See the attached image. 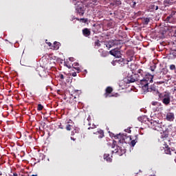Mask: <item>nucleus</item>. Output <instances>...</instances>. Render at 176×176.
Returning a JSON list of instances; mask_svg holds the SVG:
<instances>
[{
  "instance_id": "f257e3e1",
  "label": "nucleus",
  "mask_w": 176,
  "mask_h": 176,
  "mask_svg": "<svg viewBox=\"0 0 176 176\" xmlns=\"http://www.w3.org/2000/svg\"><path fill=\"white\" fill-rule=\"evenodd\" d=\"M153 82V76L152 74H147L143 79L140 80V85L144 93H153L155 96H159L161 93L159 92L156 85H153L149 87V83Z\"/></svg>"
},
{
  "instance_id": "e433bc0d",
  "label": "nucleus",
  "mask_w": 176,
  "mask_h": 176,
  "mask_svg": "<svg viewBox=\"0 0 176 176\" xmlns=\"http://www.w3.org/2000/svg\"><path fill=\"white\" fill-rule=\"evenodd\" d=\"M167 148H170V146H168V144H167V142H164V149H166Z\"/></svg>"
},
{
  "instance_id": "a211bd4d",
  "label": "nucleus",
  "mask_w": 176,
  "mask_h": 176,
  "mask_svg": "<svg viewBox=\"0 0 176 176\" xmlns=\"http://www.w3.org/2000/svg\"><path fill=\"white\" fill-rule=\"evenodd\" d=\"M94 134L98 135V138H102L104 137V131L101 130L94 132Z\"/></svg>"
},
{
  "instance_id": "4c0bfd02",
  "label": "nucleus",
  "mask_w": 176,
  "mask_h": 176,
  "mask_svg": "<svg viewBox=\"0 0 176 176\" xmlns=\"http://www.w3.org/2000/svg\"><path fill=\"white\" fill-rule=\"evenodd\" d=\"M80 21H82V23H87V19L81 18Z\"/></svg>"
},
{
  "instance_id": "7c9ffc66",
  "label": "nucleus",
  "mask_w": 176,
  "mask_h": 176,
  "mask_svg": "<svg viewBox=\"0 0 176 176\" xmlns=\"http://www.w3.org/2000/svg\"><path fill=\"white\" fill-rule=\"evenodd\" d=\"M43 109V105L38 104L37 107V111H42Z\"/></svg>"
},
{
  "instance_id": "3c124183",
  "label": "nucleus",
  "mask_w": 176,
  "mask_h": 176,
  "mask_svg": "<svg viewBox=\"0 0 176 176\" xmlns=\"http://www.w3.org/2000/svg\"><path fill=\"white\" fill-rule=\"evenodd\" d=\"M71 140H73V141H75L76 139L72 138V137H71Z\"/></svg>"
},
{
  "instance_id": "79ce46f5",
  "label": "nucleus",
  "mask_w": 176,
  "mask_h": 176,
  "mask_svg": "<svg viewBox=\"0 0 176 176\" xmlns=\"http://www.w3.org/2000/svg\"><path fill=\"white\" fill-rule=\"evenodd\" d=\"M174 45H175L176 47V30L175 31V41H174Z\"/></svg>"
},
{
  "instance_id": "aec40b11",
  "label": "nucleus",
  "mask_w": 176,
  "mask_h": 176,
  "mask_svg": "<svg viewBox=\"0 0 176 176\" xmlns=\"http://www.w3.org/2000/svg\"><path fill=\"white\" fill-rule=\"evenodd\" d=\"M113 46H122V43L120 40H112Z\"/></svg>"
},
{
  "instance_id": "7ed1b4c3",
  "label": "nucleus",
  "mask_w": 176,
  "mask_h": 176,
  "mask_svg": "<svg viewBox=\"0 0 176 176\" xmlns=\"http://www.w3.org/2000/svg\"><path fill=\"white\" fill-rule=\"evenodd\" d=\"M76 10L79 16H83V14H85V11L86 10L84 3H80L79 6H76Z\"/></svg>"
},
{
  "instance_id": "72a5a7b5",
  "label": "nucleus",
  "mask_w": 176,
  "mask_h": 176,
  "mask_svg": "<svg viewBox=\"0 0 176 176\" xmlns=\"http://www.w3.org/2000/svg\"><path fill=\"white\" fill-rule=\"evenodd\" d=\"M71 96L72 97H70V98H72V100H74L75 102H78V100H76V96H75V94H73Z\"/></svg>"
},
{
  "instance_id": "bf43d9fd",
  "label": "nucleus",
  "mask_w": 176,
  "mask_h": 176,
  "mask_svg": "<svg viewBox=\"0 0 176 176\" xmlns=\"http://www.w3.org/2000/svg\"><path fill=\"white\" fill-rule=\"evenodd\" d=\"M45 123L44 122V123H43V126H45Z\"/></svg>"
},
{
  "instance_id": "864d4df0",
  "label": "nucleus",
  "mask_w": 176,
  "mask_h": 176,
  "mask_svg": "<svg viewBox=\"0 0 176 176\" xmlns=\"http://www.w3.org/2000/svg\"><path fill=\"white\" fill-rule=\"evenodd\" d=\"M84 72H85V74H87V70H84Z\"/></svg>"
},
{
  "instance_id": "dca6fc26",
  "label": "nucleus",
  "mask_w": 176,
  "mask_h": 176,
  "mask_svg": "<svg viewBox=\"0 0 176 176\" xmlns=\"http://www.w3.org/2000/svg\"><path fill=\"white\" fill-rule=\"evenodd\" d=\"M175 3V0H164V5L165 6H170L171 5H174Z\"/></svg>"
},
{
  "instance_id": "603ef678",
  "label": "nucleus",
  "mask_w": 176,
  "mask_h": 176,
  "mask_svg": "<svg viewBox=\"0 0 176 176\" xmlns=\"http://www.w3.org/2000/svg\"><path fill=\"white\" fill-rule=\"evenodd\" d=\"M13 175L14 176H17L18 175H17V173H14Z\"/></svg>"
},
{
  "instance_id": "b1692460",
  "label": "nucleus",
  "mask_w": 176,
  "mask_h": 176,
  "mask_svg": "<svg viewBox=\"0 0 176 176\" xmlns=\"http://www.w3.org/2000/svg\"><path fill=\"white\" fill-rule=\"evenodd\" d=\"M137 140H138V137L135 135V139L131 141V146H135V144H137Z\"/></svg>"
},
{
  "instance_id": "f704fd0d",
  "label": "nucleus",
  "mask_w": 176,
  "mask_h": 176,
  "mask_svg": "<svg viewBox=\"0 0 176 176\" xmlns=\"http://www.w3.org/2000/svg\"><path fill=\"white\" fill-rule=\"evenodd\" d=\"M149 21H150L149 18H146V19H144V24H145L146 25H148V24H149Z\"/></svg>"
},
{
  "instance_id": "49530a36",
  "label": "nucleus",
  "mask_w": 176,
  "mask_h": 176,
  "mask_svg": "<svg viewBox=\"0 0 176 176\" xmlns=\"http://www.w3.org/2000/svg\"><path fill=\"white\" fill-rule=\"evenodd\" d=\"M59 78H60V79H64V75H63V74H59Z\"/></svg>"
},
{
  "instance_id": "ea45409f",
  "label": "nucleus",
  "mask_w": 176,
  "mask_h": 176,
  "mask_svg": "<svg viewBox=\"0 0 176 176\" xmlns=\"http://www.w3.org/2000/svg\"><path fill=\"white\" fill-rule=\"evenodd\" d=\"M74 69L76 70L77 74H79V72H80V67H74Z\"/></svg>"
},
{
  "instance_id": "2f4dec72",
  "label": "nucleus",
  "mask_w": 176,
  "mask_h": 176,
  "mask_svg": "<svg viewBox=\"0 0 176 176\" xmlns=\"http://www.w3.org/2000/svg\"><path fill=\"white\" fill-rule=\"evenodd\" d=\"M66 130H67V131H71V130H72V125L71 124H67L66 126Z\"/></svg>"
},
{
  "instance_id": "6e6552de",
  "label": "nucleus",
  "mask_w": 176,
  "mask_h": 176,
  "mask_svg": "<svg viewBox=\"0 0 176 176\" xmlns=\"http://www.w3.org/2000/svg\"><path fill=\"white\" fill-rule=\"evenodd\" d=\"M112 91H113V89L111 87H107L105 89V93L104 94V98H108V97H115L114 95L109 96Z\"/></svg>"
},
{
  "instance_id": "c9c22d12",
  "label": "nucleus",
  "mask_w": 176,
  "mask_h": 176,
  "mask_svg": "<svg viewBox=\"0 0 176 176\" xmlns=\"http://www.w3.org/2000/svg\"><path fill=\"white\" fill-rule=\"evenodd\" d=\"M130 5L131 8H135L137 5V3L135 1H132L131 3H130Z\"/></svg>"
},
{
  "instance_id": "5701e85b",
  "label": "nucleus",
  "mask_w": 176,
  "mask_h": 176,
  "mask_svg": "<svg viewBox=\"0 0 176 176\" xmlns=\"http://www.w3.org/2000/svg\"><path fill=\"white\" fill-rule=\"evenodd\" d=\"M105 45L107 49H111V47H113V43L112 41H110L107 43H106Z\"/></svg>"
},
{
  "instance_id": "6ab92c4d",
  "label": "nucleus",
  "mask_w": 176,
  "mask_h": 176,
  "mask_svg": "<svg viewBox=\"0 0 176 176\" xmlns=\"http://www.w3.org/2000/svg\"><path fill=\"white\" fill-rule=\"evenodd\" d=\"M140 119L142 123H146V122H149V118H148V116H143L140 117Z\"/></svg>"
},
{
  "instance_id": "f03ea898",
  "label": "nucleus",
  "mask_w": 176,
  "mask_h": 176,
  "mask_svg": "<svg viewBox=\"0 0 176 176\" xmlns=\"http://www.w3.org/2000/svg\"><path fill=\"white\" fill-rule=\"evenodd\" d=\"M171 94L170 92H163L158 94L159 101H162L164 105L168 107L171 102Z\"/></svg>"
},
{
  "instance_id": "f8f14e48",
  "label": "nucleus",
  "mask_w": 176,
  "mask_h": 176,
  "mask_svg": "<svg viewBox=\"0 0 176 176\" xmlns=\"http://www.w3.org/2000/svg\"><path fill=\"white\" fill-rule=\"evenodd\" d=\"M175 119V116H174V113H168L166 114V120L168 122H173Z\"/></svg>"
},
{
  "instance_id": "412c9836",
  "label": "nucleus",
  "mask_w": 176,
  "mask_h": 176,
  "mask_svg": "<svg viewBox=\"0 0 176 176\" xmlns=\"http://www.w3.org/2000/svg\"><path fill=\"white\" fill-rule=\"evenodd\" d=\"M138 74H139V75H140V76H142L145 78V76H146V75H149V74H145V72H144V70L140 69L138 71Z\"/></svg>"
},
{
  "instance_id": "1a4fd4ad",
  "label": "nucleus",
  "mask_w": 176,
  "mask_h": 176,
  "mask_svg": "<svg viewBox=\"0 0 176 176\" xmlns=\"http://www.w3.org/2000/svg\"><path fill=\"white\" fill-rule=\"evenodd\" d=\"M151 127H152V129H153V130H159V129H160V127L162 126L160 124V123H159V122L155 121V120L152 121L151 122Z\"/></svg>"
},
{
  "instance_id": "de8ad7c7",
  "label": "nucleus",
  "mask_w": 176,
  "mask_h": 176,
  "mask_svg": "<svg viewBox=\"0 0 176 176\" xmlns=\"http://www.w3.org/2000/svg\"><path fill=\"white\" fill-rule=\"evenodd\" d=\"M46 43L48 45V46H52V43H50V42H46Z\"/></svg>"
},
{
  "instance_id": "a19ab883",
  "label": "nucleus",
  "mask_w": 176,
  "mask_h": 176,
  "mask_svg": "<svg viewBox=\"0 0 176 176\" xmlns=\"http://www.w3.org/2000/svg\"><path fill=\"white\" fill-rule=\"evenodd\" d=\"M155 69H156V67H155V66H151V67H150V69H151V71H152L153 72V71H155Z\"/></svg>"
},
{
  "instance_id": "473e14b6",
  "label": "nucleus",
  "mask_w": 176,
  "mask_h": 176,
  "mask_svg": "<svg viewBox=\"0 0 176 176\" xmlns=\"http://www.w3.org/2000/svg\"><path fill=\"white\" fill-rule=\"evenodd\" d=\"M79 133V129L76 128L72 132V135H75V133Z\"/></svg>"
},
{
  "instance_id": "c03bdc74",
  "label": "nucleus",
  "mask_w": 176,
  "mask_h": 176,
  "mask_svg": "<svg viewBox=\"0 0 176 176\" xmlns=\"http://www.w3.org/2000/svg\"><path fill=\"white\" fill-rule=\"evenodd\" d=\"M153 8L155 9V10H157L159 9V6H153Z\"/></svg>"
},
{
  "instance_id": "5fc2aeb1",
  "label": "nucleus",
  "mask_w": 176,
  "mask_h": 176,
  "mask_svg": "<svg viewBox=\"0 0 176 176\" xmlns=\"http://www.w3.org/2000/svg\"><path fill=\"white\" fill-rule=\"evenodd\" d=\"M118 5H120V1H118Z\"/></svg>"
},
{
  "instance_id": "f3484780",
  "label": "nucleus",
  "mask_w": 176,
  "mask_h": 176,
  "mask_svg": "<svg viewBox=\"0 0 176 176\" xmlns=\"http://www.w3.org/2000/svg\"><path fill=\"white\" fill-rule=\"evenodd\" d=\"M52 49L53 50H58V49H60V43L55 41L52 46Z\"/></svg>"
},
{
  "instance_id": "37998d69",
  "label": "nucleus",
  "mask_w": 176,
  "mask_h": 176,
  "mask_svg": "<svg viewBox=\"0 0 176 176\" xmlns=\"http://www.w3.org/2000/svg\"><path fill=\"white\" fill-rule=\"evenodd\" d=\"M78 65H79V63H74L73 64V68H76L75 67H78Z\"/></svg>"
},
{
  "instance_id": "4d7b16f0",
  "label": "nucleus",
  "mask_w": 176,
  "mask_h": 176,
  "mask_svg": "<svg viewBox=\"0 0 176 176\" xmlns=\"http://www.w3.org/2000/svg\"><path fill=\"white\" fill-rule=\"evenodd\" d=\"M89 119H90V118H87V120H89Z\"/></svg>"
},
{
  "instance_id": "c756f323",
  "label": "nucleus",
  "mask_w": 176,
  "mask_h": 176,
  "mask_svg": "<svg viewBox=\"0 0 176 176\" xmlns=\"http://www.w3.org/2000/svg\"><path fill=\"white\" fill-rule=\"evenodd\" d=\"M134 58V56H130L126 59V64H129V63H130V61H133Z\"/></svg>"
},
{
  "instance_id": "ddd939ff",
  "label": "nucleus",
  "mask_w": 176,
  "mask_h": 176,
  "mask_svg": "<svg viewBox=\"0 0 176 176\" xmlns=\"http://www.w3.org/2000/svg\"><path fill=\"white\" fill-rule=\"evenodd\" d=\"M114 63H118V64H120V65H126L127 64L126 59H124L123 58H120V59H117L114 61Z\"/></svg>"
},
{
  "instance_id": "423d86ee",
  "label": "nucleus",
  "mask_w": 176,
  "mask_h": 176,
  "mask_svg": "<svg viewBox=\"0 0 176 176\" xmlns=\"http://www.w3.org/2000/svg\"><path fill=\"white\" fill-rule=\"evenodd\" d=\"M38 75L39 76H41V78H46L47 82H50V80H52V77L50 76V75H49V74H47L46 71L43 69L38 72Z\"/></svg>"
},
{
  "instance_id": "052dcab7",
  "label": "nucleus",
  "mask_w": 176,
  "mask_h": 176,
  "mask_svg": "<svg viewBox=\"0 0 176 176\" xmlns=\"http://www.w3.org/2000/svg\"><path fill=\"white\" fill-rule=\"evenodd\" d=\"M130 140H131V137H130Z\"/></svg>"
},
{
  "instance_id": "0eeeda50",
  "label": "nucleus",
  "mask_w": 176,
  "mask_h": 176,
  "mask_svg": "<svg viewBox=\"0 0 176 176\" xmlns=\"http://www.w3.org/2000/svg\"><path fill=\"white\" fill-rule=\"evenodd\" d=\"M109 53L111 56H113L117 58H120V57H122V53L118 49L111 50Z\"/></svg>"
},
{
  "instance_id": "9b49d317",
  "label": "nucleus",
  "mask_w": 176,
  "mask_h": 176,
  "mask_svg": "<svg viewBox=\"0 0 176 176\" xmlns=\"http://www.w3.org/2000/svg\"><path fill=\"white\" fill-rule=\"evenodd\" d=\"M137 80H138V78L135 75H131L127 78V83H134V82H137Z\"/></svg>"
},
{
  "instance_id": "8fccbe9b",
  "label": "nucleus",
  "mask_w": 176,
  "mask_h": 176,
  "mask_svg": "<svg viewBox=\"0 0 176 176\" xmlns=\"http://www.w3.org/2000/svg\"><path fill=\"white\" fill-rule=\"evenodd\" d=\"M22 176H30V175H28V174H23V175H22Z\"/></svg>"
},
{
  "instance_id": "c85d7f7f",
  "label": "nucleus",
  "mask_w": 176,
  "mask_h": 176,
  "mask_svg": "<svg viewBox=\"0 0 176 176\" xmlns=\"http://www.w3.org/2000/svg\"><path fill=\"white\" fill-rule=\"evenodd\" d=\"M94 46H97L98 47H100V46H101V43H100V40H96L94 42Z\"/></svg>"
},
{
  "instance_id": "9d476101",
  "label": "nucleus",
  "mask_w": 176,
  "mask_h": 176,
  "mask_svg": "<svg viewBox=\"0 0 176 176\" xmlns=\"http://www.w3.org/2000/svg\"><path fill=\"white\" fill-rule=\"evenodd\" d=\"M174 16H175V12H171L165 19L166 23H174Z\"/></svg>"
},
{
  "instance_id": "393cba45",
  "label": "nucleus",
  "mask_w": 176,
  "mask_h": 176,
  "mask_svg": "<svg viewBox=\"0 0 176 176\" xmlns=\"http://www.w3.org/2000/svg\"><path fill=\"white\" fill-rule=\"evenodd\" d=\"M162 138L163 139V141H166L167 138H168V134L167 132H164L162 135Z\"/></svg>"
},
{
  "instance_id": "a18cd8bd",
  "label": "nucleus",
  "mask_w": 176,
  "mask_h": 176,
  "mask_svg": "<svg viewBox=\"0 0 176 176\" xmlns=\"http://www.w3.org/2000/svg\"><path fill=\"white\" fill-rule=\"evenodd\" d=\"M71 75L73 76L74 77H75V76H76L77 74H76V72H74L72 73Z\"/></svg>"
},
{
  "instance_id": "a878e982",
  "label": "nucleus",
  "mask_w": 176,
  "mask_h": 176,
  "mask_svg": "<svg viewBox=\"0 0 176 176\" xmlns=\"http://www.w3.org/2000/svg\"><path fill=\"white\" fill-rule=\"evenodd\" d=\"M118 142L116 140H113L112 144L111 145V143H107V145L111 146L112 149L115 148V146H117Z\"/></svg>"
},
{
  "instance_id": "cd10ccee",
  "label": "nucleus",
  "mask_w": 176,
  "mask_h": 176,
  "mask_svg": "<svg viewBox=\"0 0 176 176\" xmlns=\"http://www.w3.org/2000/svg\"><path fill=\"white\" fill-rule=\"evenodd\" d=\"M98 52H100V53H101V56H102V57H107V52H105V51H104V50H102V49H100V50H98Z\"/></svg>"
},
{
  "instance_id": "09e8293b",
  "label": "nucleus",
  "mask_w": 176,
  "mask_h": 176,
  "mask_svg": "<svg viewBox=\"0 0 176 176\" xmlns=\"http://www.w3.org/2000/svg\"><path fill=\"white\" fill-rule=\"evenodd\" d=\"M66 67H67V68H69V69H71V68H72L71 65H67Z\"/></svg>"
},
{
  "instance_id": "39448f33",
  "label": "nucleus",
  "mask_w": 176,
  "mask_h": 176,
  "mask_svg": "<svg viewBox=\"0 0 176 176\" xmlns=\"http://www.w3.org/2000/svg\"><path fill=\"white\" fill-rule=\"evenodd\" d=\"M115 140H118V144H123L124 142V140H126V135L124 134H118L117 135H114Z\"/></svg>"
},
{
  "instance_id": "13d9d810",
  "label": "nucleus",
  "mask_w": 176,
  "mask_h": 176,
  "mask_svg": "<svg viewBox=\"0 0 176 176\" xmlns=\"http://www.w3.org/2000/svg\"><path fill=\"white\" fill-rule=\"evenodd\" d=\"M76 20H78V21H79V19L76 18Z\"/></svg>"
},
{
  "instance_id": "bb28decb",
  "label": "nucleus",
  "mask_w": 176,
  "mask_h": 176,
  "mask_svg": "<svg viewBox=\"0 0 176 176\" xmlns=\"http://www.w3.org/2000/svg\"><path fill=\"white\" fill-rule=\"evenodd\" d=\"M151 104L153 107H162V103L159 102H156V101H153L151 102Z\"/></svg>"
},
{
  "instance_id": "58836bf2",
  "label": "nucleus",
  "mask_w": 176,
  "mask_h": 176,
  "mask_svg": "<svg viewBox=\"0 0 176 176\" xmlns=\"http://www.w3.org/2000/svg\"><path fill=\"white\" fill-rule=\"evenodd\" d=\"M170 69L171 71H174V69H175V65H170Z\"/></svg>"
},
{
  "instance_id": "20e7f679",
  "label": "nucleus",
  "mask_w": 176,
  "mask_h": 176,
  "mask_svg": "<svg viewBox=\"0 0 176 176\" xmlns=\"http://www.w3.org/2000/svg\"><path fill=\"white\" fill-rule=\"evenodd\" d=\"M113 153H117L119 156H122L126 153V148L120 146H117V149L111 151Z\"/></svg>"
},
{
  "instance_id": "4468645a",
  "label": "nucleus",
  "mask_w": 176,
  "mask_h": 176,
  "mask_svg": "<svg viewBox=\"0 0 176 176\" xmlns=\"http://www.w3.org/2000/svg\"><path fill=\"white\" fill-rule=\"evenodd\" d=\"M103 157L106 162L111 163L112 162V155H109V153H104Z\"/></svg>"
},
{
  "instance_id": "2eb2a0df",
  "label": "nucleus",
  "mask_w": 176,
  "mask_h": 176,
  "mask_svg": "<svg viewBox=\"0 0 176 176\" xmlns=\"http://www.w3.org/2000/svg\"><path fill=\"white\" fill-rule=\"evenodd\" d=\"M82 35H84V36H90V35H91V32H90L89 28H84L82 30Z\"/></svg>"
},
{
  "instance_id": "6e6d98bb",
  "label": "nucleus",
  "mask_w": 176,
  "mask_h": 176,
  "mask_svg": "<svg viewBox=\"0 0 176 176\" xmlns=\"http://www.w3.org/2000/svg\"><path fill=\"white\" fill-rule=\"evenodd\" d=\"M59 129H63V127H61L60 126H59Z\"/></svg>"
},
{
  "instance_id": "4be33fe9",
  "label": "nucleus",
  "mask_w": 176,
  "mask_h": 176,
  "mask_svg": "<svg viewBox=\"0 0 176 176\" xmlns=\"http://www.w3.org/2000/svg\"><path fill=\"white\" fill-rule=\"evenodd\" d=\"M164 153H166V155H173V153L171 152H173V150H171V148L170 147H168L166 148H164Z\"/></svg>"
}]
</instances>
